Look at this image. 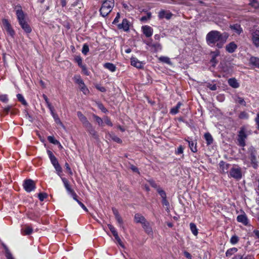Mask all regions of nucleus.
Returning a JSON list of instances; mask_svg holds the SVG:
<instances>
[{"mask_svg": "<svg viewBox=\"0 0 259 259\" xmlns=\"http://www.w3.org/2000/svg\"><path fill=\"white\" fill-rule=\"evenodd\" d=\"M228 37V35L226 33H222L219 31L211 30L206 34V41L210 47L221 49L226 43Z\"/></svg>", "mask_w": 259, "mask_h": 259, "instance_id": "f257e3e1", "label": "nucleus"}, {"mask_svg": "<svg viewBox=\"0 0 259 259\" xmlns=\"http://www.w3.org/2000/svg\"><path fill=\"white\" fill-rule=\"evenodd\" d=\"M252 134V131L248 125L242 126L238 131L237 136L238 145L242 147H244L246 145V140Z\"/></svg>", "mask_w": 259, "mask_h": 259, "instance_id": "f03ea898", "label": "nucleus"}, {"mask_svg": "<svg viewBox=\"0 0 259 259\" xmlns=\"http://www.w3.org/2000/svg\"><path fill=\"white\" fill-rule=\"evenodd\" d=\"M247 159L249 160L250 165L253 168H257L259 164V156L257 155L256 149L252 146H250L248 148L243 159L246 160Z\"/></svg>", "mask_w": 259, "mask_h": 259, "instance_id": "7ed1b4c3", "label": "nucleus"}, {"mask_svg": "<svg viewBox=\"0 0 259 259\" xmlns=\"http://www.w3.org/2000/svg\"><path fill=\"white\" fill-rule=\"evenodd\" d=\"M114 6V0H105L100 9V14L104 17L107 16L112 11Z\"/></svg>", "mask_w": 259, "mask_h": 259, "instance_id": "20e7f679", "label": "nucleus"}, {"mask_svg": "<svg viewBox=\"0 0 259 259\" xmlns=\"http://www.w3.org/2000/svg\"><path fill=\"white\" fill-rule=\"evenodd\" d=\"M228 176L233 178L237 180H240L242 177V170L241 167L238 165L232 167L230 169Z\"/></svg>", "mask_w": 259, "mask_h": 259, "instance_id": "39448f33", "label": "nucleus"}, {"mask_svg": "<svg viewBox=\"0 0 259 259\" xmlns=\"http://www.w3.org/2000/svg\"><path fill=\"white\" fill-rule=\"evenodd\" d=\"M23 185L24 189L27 192H30L34 190L35 188L34 182L30 179L25 180Z\"/></svg>", "mask_w": 259, "mask_h": 259, "instance_id": "423d86ee", "label": "nucleus"}, {"mask_svg": "<svg viewBox=\"0 0 259 259\" xmlns=\"http://www.w3.org/2000/svg\"><path fill=\"white\" fill-rule=\"evenodd\" d=\"M2 23L4 25L5 29L7 31V33L12 37L15 35V31L11 26V25L9 22L8 20L4 19L2 20Z\"/></svg>", "mask_w": 259, "mask_h": 259, "instance_id": "0eeeda50", "label": "nucleus"}, {"mask_svg": "<svg viewBox=\"0 0 259 259\" xmlns=\"http://www.w3.org/2000/svg\"><path fill=\"white\" fill-rule=\"evenodd\" d=\"M108 227L120 246L122 248H124V245L123 244L121 239L118 236V233L116 231L115 228L111 224H108Z\"/></svg>", "mask_w": 259, "mask_h": 259, "instance_id": "6e6552de", "label": "nucleus"}, {"mask_svg": "<svg viewBox=\"0 0 259 259\" xmlns=\"http://www.w3.org/2000/svg\"><path fill=\"white\" fill-rule=\"evenodd\" d=\"M251 41L257 48L259 47V30H256L251 32Z\"/></svg>", "mask_w": 259, "mask_h": 259, "instance_id": "1a4fd4ad", "label": "nucleus"}, {"mask_svg": "<svg viewBox=\"0 0 259 259\" xmlns=\"http://www.w3.org/2000/svg\"><path fill=\"white\" fill-rule=\"evenodd\" d=\"M16 14L17 15V18L19 23H22V22L26 21L25 15L23 11L22 10L20 7H19V8L16 10Z\"/></svg>", "mask_w": 259, "mask_h": 259, "instance_id": "9d476101", "label": "nucleus"}, {"mask_svg": "<svg viewBox=\"0 0 259 259\" xmlns=\"http://www.w3.org/2000/svg\"><path fill=\"white\" fill-rule=\"evenodd\" d=\"M172 14L171 12L164 10H161L158 13V17L160 19L165 18L169 20L171 18Z\"/></svg>", "mask_w": 259, "mask_h": 259, "instance_id": "9b49d317", "label": "nucleus"}, {"mask_svg": "<svg viewBox=\"0 0 259 259\" xmlns=\"http://www.w3.org/2000/svg\"><path fill=\"white\" fill-rule=\"evenodd\" d=\"M142 30L143 34L147 37H149L153 34V28L148 25H145L142 27Z\"/></svg>", "mask_w": 259, "mask_h": 259, "instance_id": "f8f14e48", "label": "nucleus"}, {"mask_svg": "<svg viewBox=\"0 0 259 259\" xmlns=\"http://www.w3.org/2000/svg\"><path fill=\"white\" fill-rule=\"evenodd\" d=\"M237 221L246 226L248 224V219L245 213L243 211L242 214L238 215L237 217Z\"/></svg>", "mask_w": 259, "mask_h": 259, "instance_id": "ddd939ff", "label": "nucleus"}, {"mask_svg": "<svg viewBox=\"0 0 259 259\" xmlns=\"http://www.w3.org/2000/svg\"><path fill=\"white\" fill-rule=\"evenodd\" d=\"M130 22L126 19H123L122 23L118 25L119 29H123L124 31H128L130 29Z\"/></svg>", "mask_w": 259, "mask_h": 259, "instance_id": "4468645a", "label": "nucleus"}, {"mask_svg": "<svg viewBox=\"0 0 259 259\" xmlns=\"http://www.w3.org/2000/svg\"><path fill=\"white\" fill-rule=\"evenodd\" d=\"M131 65L137 68H142L144 67V63L139 61L136 57H132L131 59Z\"/></svg>", "mask_w": 259, "mask_h": 259, "instance_id": "2eb2a0df", "label": "nucleus"}, {"mask_svg": "<svg viewBox=\"0 0 259 259\" xmlns=\"http://www.w3.org/2000/svg\"><path fill=\"white\" fill-rule=\"evenodd\" d=\"M85 127L87 129V131L89 133V134L95 139H97L98 138V136L97 135V132L95 131V128L93 127L91 123L86 125Z\"/></svg>", "mask_w": 259, "mask_h": 259, "instance_id": "dca6fc26", "label": "nucleus"}, {"mask_svg": "<svg viewBox=\"0 0 259 259\" xmlns=\"http://www.w3.org/2000/svg\"><path fill=\"white\" fill-rule=\"evenodd\" d=\"M142 227L145 232L150 236H153V232L151 227L150 225L149 222L147 221L142 225Z\"/></svg>", "mask_w": 259, "mask_h": 259, "instance_id": "f3484780", "label": "nucleus"}, {"mask_svg": "<svg viewBox=\"0 0 259 259\" xmlns=\"http://www.w3.org/2000/svg\"><path fill=\"white\" fill-rule=\"evenodd\" d=\"M233 98L235 103L238 104L241 106H246V102L243 98L240 97L238 95H236L233 97Z\"/></svg>", "mask_w": 259, "mask_h": 259, "instance_id": "a211bd4d", "label": "nucleus"}, {"mask_svg": "<svg viewBox=\"0 0 259 259\" xmlns=\"http://www.w3.org/2000/svg\"><path fill=\"white\" fill-rule=\"evenodd\" d=\"M237 48V45L234 42H231L226 46V50L230 53H232L235 51Z\"/></svg>", "mask_w": 259, "mask_h": 259, "instance_id": "6ab92c4d", "label": "nucleus"}, {"mask_svg": "<svg viewBox=\"0 0 259 259\" xmlns=\"http://www.w3.org/2000/svg\"><path fill=\"white\" fill-rule=\"evenodd\" d=\"M47 152L48 156L50 159L51 163L52 164V165L53 166H55L59 163L57 159L54 156L53 152L51 150H47Z\"/></svg>", "mask_w": 259, "mask_h": 259, "instance_id": "aec40b11", "label": "nucleus"}, {"mask_svg": "<svg viewBox=\"0 0 259 259\" xmlns=\"http://www.w3.org/2000/svg\"><path fill=\"white\" fill-rule=\"evenodd\" d=\"M77 116L80 121L82 122L84 127L89 124L90 122L88 121L87 117L84 116L82 113L80 111H78L77 113Z\"/></svg>", "mask_w": 259, "mask_h": 259, "instance_id": "412c9836", "label": "nucleus"}, {"mask_svg": "<svg viewBox=\"0 0 259 259\" xmlns=\"http://www.w3.org/2000/svg\"><path fill=\"white\" fill-rule=\"evenodd\" d=\"M134 219L137 223H140L142 225L147 221L145 217L140 213L135 214Z\"/></svg>", "mask_w": 259, "mask_h": 259, "instance_id": "4be33fe9", "label": "nucleus"}, {"mask_svg": "<svg viewBox=\"0 0 259 259\" xmlns=\"http://www.w3.org/2000/svg\"><path fill=\"white\" fill-rule=\"evenodd\" d=\"M230 166V164L227 163L223 161H221L220 162V167L221 170L223 173L228 172Z\"/></svg>", "mask_w": 259, "mask_h": 259, "instance_id": "5701e85b", "label": "nucleus"}, {"mask_svg": "<svg viewBox=\"0 0 259 259\" xmlns=\"http://www.w3.org/2000/svg\"><path fill=\"white\" fill-rule=\"evenodd\" d=\"M249 62L252 66L259 68V58L252 56L250 58Z\"/></svg>", "mask_w": 259, "mask_h": 259, "instance_id": "b1692460", "label": "nucleus"}, {"mask_svg": "<svg viewBox=\"0 0 259 259\" xmlns=\"http://www.w3.org/2000/svg\"><path fill=\"white\" fill-rule=\"evenodd\" d=\"M220 51L219 50H216L215 51L211 52V59L210 60L211 63L212 64V66H215L216 64L218 63V61L216 60L217 57L219 56Z\"/></svg>", "mask_w": 259, "mask_h": 259, "instance_id": "393cba45", "label": "nucleus"}, {"mask_svg": "<svg viewBox=\"0 0 259 259\" xmlns=\"http://www.w3.org/2000/svg\"><path fill=\"white\" fill-rule=\"evenodd\" d=\"M228 82L230 86L234 89H237L239 88L240 85L239 82L235 78L229 79Z\"/></svg>", "mask_w": 259, "mask_h": 259, "instance_id": "a878e982", "label": "nucleus"}, {"mask_svg": "<svg viewBox=\"0 0 259 259\" xmlns=\"http://www.w3.org/2000/svg\"><path fill=\"white\" fill-rule=\"evenodd\" d=\"M19 24L26 33H29L31 32V28L26 21H24Z\"/></svg>", "mask_w": 259, "mask_h": 259, "instance_id": "bb28decb", "label": "nucleus"}, {"mask_svg": "<svg viewBox=\"0 0 259 259\" xmlns=\"http://www.w3.org/2000/svg\"><path fill=\"white\" fill-rule=\"evenodd\" d=\"M61 180L64 184L65 189H66L68 193L73 191V190L71 188L69 184V181L67 180V179H66L65 178H61Z\"/></svg>", "mask_w": 259, "mask_h": 259, "instance_id": "cd10ccee", "label": "nucleus"}, {"mask_svg": "<svg viewBox=\"0 0 259 259\" xmlns=\"http://www.w3.org/2000/svg\"><path fill=\"white\" fill-rule=\"evenodd\" d=\"M52 116H53L55 122L57 124L59 125L61 127L65 129V126L63 124V123L61 122V120L60 119L58 115L55 113V112L51 114Z\"/></svg>", "mask_w": 259, "mask_h": 259, "instance_id": "c85d7f7f", "label": "nucleus"}, {"mask_svg": "<svg viewBox=\"0 0 259 259\" xmlns=\"http://www.w3.org/2000/svg\"><path fill=\"white\" fill-rule=\"evenodd\" d=\"M33 231L32 228L31 227L26 226L21 229V233L23 235H28L32 233Z\"/></svg>", "mask_w": 259, "mask_h": 259, "instance_id": "c756f323", "label": "nucleus"}, {"mask_svg": "<svg viewBox=\"0 0 259 259\" xmlns=\"http://www.w3.org/2000/svg\"><path fill=\"white\" fill-rule=\"evenodd\" d=\"M230 28L232 30H234L238 34H240L242 31V28L240 25L238 24H234L230 26Z\"/></svg>", "mask_w": 259, "mask_h": 259, "instance_id": "7c9ffc66", "label": "nucleus"}, {"mask_svg": "<svg viewBox=\"0 0 259 259\" xmlns=\"http://www.w3.org/2000/svg\"><path fill=\"white\" fill-rule=\"evenodd\" d=\"M204 139L206 142V144L208 145L211 144L213 143V139L211 135V134L209 133H206L204 135Z\"/></svg>", "mask_w": 259, "mask_h": 259, "instance_id": "2f4dec72", "label": "nucleus"}, {"mask_svg": "<svg viewBox=\"0 0 259 259\" xmlns=\"http://www.w3.org/2000/svg\"><path fill=\"white\" fill-rule=\"evenodd\" d=\"M186 141L188 143L189 147L191 151L193 153L196 152L197 151L196 143H194L193 141L188 140H186Z\"/></svg>", "mask_w": 259, "mask_h": 259, "instance_id": "473e14b6", "label": "nucleus"}, {"mask_svg": "<svg viewBox=\"0 0 259 259\" xmlns=\"http://www.w3.org/2000/svg\"><path fill=\"white\" fill-rule=\"evenodd\" d=\"M104 67L108 69L112 72H115L116 69V66L111 63H106L104 64Z\"/></svg>", "mask_w": 259, "mask_h": 259, "instance_id": "72a5a7b5", "label": "nucleus"}, {"mask_svg": "<svg viewBox=\"0 0 259 259\" xmlns=\"http://www.w3.org/2000/svg\"><path fill=\"white\" fill-rule=\"evenodd\" d=\"M182 105L181 102H179L177 103V105L175 107H172L170 111V113L171 114L175 115L179 112V110Z\"/></svg>", "mask_w": 259, "mask_h": 259, "instance_id": "f704fd0d", "label": "nucleus"}, {"mask_svg": "<svg viewBox=\"0 0 259 259\" xmlns=\"http://www.w3.org/2000/svg\"><path fill=\"white\" fill-rule=\"evenodd\" d=\"M73 79L74 82L78 84L79 87H80L81 85L83 86L84 83L82 79H81L80 75H75L73 77Z\"/></svg>", "mask_w": 259, "mask_h": 259, "instance_id": "c9c22d12", "label": "nucleus"}, {"mask_svg": "<svg viewBox=\"0 0 259 259\" xmlns=\"http://www.w3.org/2000/svg\"><path fill=\"white\" fill-rule=\"evenodd\" d=\"M238 251V249L236 247H233L228 249L226 252V256H230Z\"/></svg>", "mask_w": 259, "mask_h": 259, "instance_id": "e433bc0d", "label": "nucleus"}, {"mask_svg": "<svg viewBox=\"0 0 259 259\" xmlns=\"http://www.w3.org/2000/svg\"><path fill=\"white\" fill-rule=\"evenodd\" d=\"M190 227L191 231L192 233H193V234L195 236L197 235L198 230H197V227L195 225V224L194 223H190Z\"/></svg>", "mask_w": 259, "mask_h": 259, "instance_id": "4c0bfd02", "label": "nucleus"}, {"mask_svg": "<svg viewBox=\"0 0 259 259\" xmlns=\"http://www.w3.org/2000/svg\"><path fill=\"white\" fill-rule=\"evenodd\" d=\"M109 137L113 141L117 143L121 144L122 142V140L119 137L113 134H110Z\"/></svg>", "mask_w": 259, "mask_h": 259, "instance_id": "58836bf2", "label": "nucleus"}, {"mask_svg": "<svg viewBox=\"0 0 259 259\" xmlns=\"http://www.w3.org/2000/svg\"><path fill=\"white\" fill-rule=\"evenodd\" d=\"M159 61L166 64L171 65V62L170 59L167 57L161 56L159 58Z\"/></svg>", "mask_w": 259, "mask_h": 259, "instance_id": "ea45409f", "label": "nucleus"}, {"mask_svg": "<svg viewBox=\"0 0 259 259\" xmlns=\"http://www.w3.org/2000/svg\"><path fill=\"white\" fill-rule=\"evenodd\" d=\"M238 117L241 119H247L249 118V115L247 112L242 111L239 114Z\"/></svg>", "mask_w": 259, "mask_h": 259, "instance_id": "a19ab883", "label": "nucleus"}, {"mask_svg": "<svg viewBox=\"0 0 259 259\" xmlns=\"http://www.w3.org/2000/svg\"><path fill=\"white\" fill-rule=\"evenodd\" d=\"M147 44L154 48L156 51L161 49V46L159 43L152 44L151 42H148Z\"/></svg>", "mask_w": 259, "mask_h": 259, "instance_id": "79ce46f5", "label": "nucleus"}, {"mask_svg": "<svg viewBox=\"0 0 259 259\" xmlns=\"http://www.w3.org/2000/svg\"><path fill=\"white\" fill-rule=\"evenodd\" d=\"M239 240V237L235 235L231 237L230 242L232 244L235 245L238 242Z\"/></svg>", "mask_w": 259, "mask_h": 259, "instance_id": "37998d69", "label": "nucleus"}, {"mask_svg": "<svg viewBox=\"0 0 259 259\" xmlns=\"http://www.w3.org/2000/svg\"><path fill=\"white\" fill-rule=\"evenodd\" d=\"M17 97L18 101H20L23 105H26L27 104L22 95L18 94L17 95Z\"/></svg>", "mask_w": 259, "mask_h": 259, "instance_id": "c03bdc74", "label": "nucleus"}, {"mask_svg": "<svg viewBox=\"0 0 259 259\" xmlns=\"http://www.w3.org/2000/svg\"><path fill=\"white\" fill-rule=\"evenodd\" d=\"M96 105L98 108L100 109L103 112L106 113L108 111V110L106 109L102 103L97 102H96Z\"/></svg>", "mask_w": 259, "mask_h": 259, "instance_id": "a18cd8bd", "label": "nucleus"}, {"mask_svg": "<svg viewBox=\"0 0 259 259\" xmlns=\"http://www.w3.org/2000/svg\"><path fill=\"white\" fill-rule=\"evenodd\" d=\"M48 140L49 141L50 143H52L54 145L59 144V141L55 139L53 136H48Z\"/></svg>", "mask_w": 259, "mask_h": 259, "instance_id": "49530a36", "label": "nucleus"}, {"mask_svg": "<svg viewBox=\"0 0 259 259\" xmlns=\"http://www.w3.org/2000/svg\"><path fill=\"white\" fill-rule=\"evenodd\" d=\"M93 117L99 125H102L103 121L101 117L95 114H93Z\"/></svg>", "mask_w": 259, "mask_h": 259, "instance_id": "de8ad7c7", "label": "nucleus"}, {"mask_svg": "<svg viewBox=\"0 0 259 259\" xmlns=\"http://www.w3.org/2000/svg\"><path fill=\"white\" fill-rule=\"evenodd\" d=\"M157 191L158 193V194L160 195V196H161L162 199L166 197V193L160 187L157 188Z\"/></svg>", "mask_w": 259, "mask_h": 259, "instance_id": "09e8293b", "label": "nucleus"}, {"mask_svg": "<svg viewBox=\"0 0 259 259\" xmlns=\"http://www.w3.org/2000/svg\"><path fill=\"white\" fill-rule=\"evenodd\" d=\"M89 52V46L87 44H84L83 45V47L82 48V53L84 55H86Z\"/></svg>", "mask_w": 259, "mask_h": 259, "instance_id": "8fccbe9b", "label": "nucleus"}, {"mask_svg": "<svg viewBox=\"0 0 259 259\" xmlns=\"http://www.w3.org/2000/svg\"><path fill=\"white\" fill-rule=\"evenodd\" d=\"M249 5L255 9L259 7V4L256 0H249Z\"/></svg>", "mask_w": 259, "mask_h": 259, "instance_id": "3c124183", "label": "nucleus"}, {"mask_svg": "<svg viewBox=\"0 0 259 259\" xmlns=\"http://www.w3.org/2000/svg\"><path fill=\"white\" fill-rule=\"evenodd\" d=\"M74 60L79 67L83 65L82 64V59L80 56H76L74 57Z\"/></svg>", "mask_w": 259, "mask_h": 259, "instance_id": "603ef678", "label": "nucleus"}, {"mask_svg": "<svg viewBox=\"0 0 259 259\" xmlns=\"http://www.w3.org/2000/svg\"><path fill=\"white\" fill-rule=\"evenodd\" d=\"M80 90L84 94L87 95L89 93V90L85 86V84L83 85H81L79 87Z\"/></svg>", "mask_w": 259, "mask_h": 259, "instance_id": "864d4df0", "label": "nucleus"}, {"mask_svg": "<svg viewBox=\"0 0 259 259\" xmlns=\"http://www.w3.org/2000/svg\"><path fill=\"white\" fill-rule=\"evenodd\" d=\"M55 169H56L57 174L60 176V174L62 172V169L59 163L57 165L54 166Z\"/></svg>", "mask_w": 259, "mask_h": 259, "instance_id": "5fc2aeb1", "label": "nucleus"}, {"mask_svg": "<svg viewBox=\"0 0 259 259\" xmlns=\"http://www.w3.org/2000/svg\"><path fill=\"white\" fill-rule=\"evenodd\" d=\"M40 201H42L47 197V194L45 193H40L38 195Z\"/></svg>", "mask_w": 259, "mask_h": 259, "instance_id": "6e6d98bb", "label": "nucleus"}, {"mask_svg": "<svg viewBox=\"0 0 259 259\" xmlns=\"http://www.w3.org/2000/svg\"><path fill=\"white\" fill-rule=\"evenodd\" d=\"M0 100L4 103H7L8 101V98L6 95H1Z\"/></svg>", "mask_w": 259, "mask_h": 259, "instance_id": "4d7b16f0", "label": "nucleus"}, {"mask_svg": "<svg viewBox=\"0 0 259 259\" xmlns=\"http://www.w3.org/2000/svg\"><path fill=\"white\" fill-rule=\"evenodd\" d=\"M184 151V148L182 145H180L178 147L177 150L176 151V154H182Z\"/></svg>", "mask_w": 259, "mask_h": 259, "instance_id": "13d9d810", "label": "nucleus"}, {"mask_svg": "<svg viewBox=\"0 0 259 259\" xmlns=\"http://www.w3.org/2000/svg\"><path fill=\"white\" fill-rule=\"evenodd\" d=\"M207 87L211 91H215L217 90V87L215 84H212L208 83L207 85Z\"/></svg>", "mask_w": 259, "mask_h": 259, "instance_id": "bf43d9fd", "label": "nucleus"}, {"mask_svg": "<svg viewBox=\"0 0 259 259\" xmlns=\"http://www.w3.org/2000/svg\"><path fill=\"white\" fill-rule=\"evenodd\" d=\"M104 121L106 124H107L108 125L110 126H112L113 125L112 122L111 121L110 118L108 117H105L104 118Z\"/></svg>", "mask_w": 259, "mask_h": 259, "instance_id": "052dcab7", "label": "nucleus"}, {"mask_svg": "<svg viewBox=\"0 0 259 259\" xmlns=\"http://www.w3.org/2000/svg\"><path fill=\"white\" fill-rule=\"evenodd\" d=\"M149 183H150V185H151L152 187H153V188H154L156 189V190H157V188L160 187H159V186H158V185H157V184H156V183H155L153 180H149Z\"/></svg>", "mask_w": 259, "mask_h": 259, "instance_id": "680f3d73", "label": "nucleus"}, {"mask_svg": "<svg viewBox=\"0 0 259 259\" xmlns=\"http://www.w3.org/2000/svg\"><path fill=\"white\" fill-rule=\"evenodd\" d=\"M81 69H82V71L83 72V73L87 75H89V71L88 70L86 66L85 65H82L80 67Z\"/></svg>", "mask_w": 259, "mask_h": 259, "instance_id": "e2e57ef3", "label": "nucleus"}, {"mask_svg": "<svg viewBox=\"0 0 259 259\" xmlns=\"http://www.w3.org/2000/svg\"><path fill=\"white\" fill-rule=\"evenodd\" d=\"M12 106L11 105H8L7 107L4 108L3 109V112L7 114L10 112L11 109L12 108Z\"/></svg>", "mask_w": 259, "mask_h": 259, "instance_id": "0e129e2a", "label": "nucleus"}, {"mask_svg": "<svg viewBox=\"0 0 259 259\" xmlns=\"http://www.w3.org/2000/svg\"><path fill=\"white\" fill-rule=\"evenodd\" d=\"M232 259H246V255H242L241 254H236L233 256Z\"/></svg>", "mask_w": 259, "mask_h": 259, "instance_id": "69168bd1", "label": "nucleus"}, {"mask_svg": "<svg viewBox=\"0 0 259 259\" xmlns=\"http://www.w3.org/2000/svg\"><path fill=\"white\" fill-rule=\"evenodd\" d=\"M6 256L7 259H14L12 254L9 251H6Z\"/></svg>", "mask_w": 259, "mask_h": 259, "instance_id": "338daca9", "label": "nucleus"}, {"mask_svg": "<svg viewBox=\"0 0 259 259\" xmlns=\"http://www.w3.org/2000/svg\"><path fill=\"white\" fill-rule=\"evenodd\" d=\"M255 121L257 125V128L259 130V113H257L256 117L255 118Z\"/></svg>", "mask_w": 259, "mask_h": 259, "instance_id": "774afa93", "label": "nucleus"}]
</instances>
